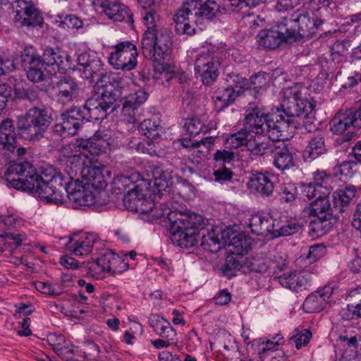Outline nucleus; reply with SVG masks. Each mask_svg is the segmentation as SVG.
I'll list each match as a JSON object with an SVG mask.
<instances>
[{"instance_id": "c9c22d12", "label": "nucleus", "mask_w": 361, "mask_h": 361, "mask_svg": "<svg viewBox=\"0 0 361 361\" xmlns=\"http://www.w3.org/2000/svg\"><path fill=\"white\" fill-rule=\"evenodd\" d=\"M149 325L157 335L161 337H168L169 339L176 337V332L171 323L164 317L153 314L149 318Z\"/></svg>"}, {"instance_id": "1a4fd4ad", "label": "nucleus", "mask_w": 361, "mask_h": 361, "mask_svg": "<svg viewBox=\"0 0 361 361\" xmlns=\"http://www.w3.org/2000/svg\"><path fill=\"white\" fill-rule=\"evenodd\" d=\"M284 25L288 27V32L294 31L292 39H296L298 35L301 37H310L315 32L322 21L316 12L307 8L298 10L290 18H286Z\"/></svg>"}, {"instance_id": "69168bd1", "label": "nucleus", "mask_w": 361, "mask_h": 361, "mask_svg": "<svg viewBox=\"0 0 361 361\" xmlns=\"http://www.w3.org/2000/svg\"><path fill=\"white\" fill-rule=\"evenodd\" d=\"M301 188L302 195L307 197L308 200H311L321 195V190H319L311 182L302 184Z\"/></svg>"}, {"instance_id": "0e129e2a", "label": "nucleus", "mask_w": 361, "mask_h": 361, "mask_svg": "<svg viewBox=\"0 0 361 361\" xmlns=\"http://www.w3.org/2000/svg\"><path fill=\"white\" fill-rule=\"evenodd\" d=\"M351 126L356 128H361V104L355 109L346 111Z\"/></svg>"}, {"instance_id": "8fccbe9b", "label": "nucleus", "mask_w": 361, "mask_h": 361, "mask_svg": "<svg viewBox=\"0 0 361 361\" xmlns=\"http://www.w3.org/2000/svg\"><path fill=\"white\" fill-rule=\"evenodd\" d=\"M351 126L346 111L338 113L331 121V130L334 134H342Z\"/></svg>"}, {"instance_id": "cd10ccee", "label": "nucleus", "mask_w": 361, "mask_h": 361, "mask_svg": "<svg viewBox=\"0 0 361 361\" xmlns=\"http://www.w3.org/2000/svg\"><path fill=\"white\" fill-rule=\"evenodd\" d=\"M248 226L253 233L264 235L272 233L275 224L268 214L257 212L251 214Z\"/></svg>"}, {"instance_id": "473e14b6", "label": "nucleus", "mask_w": 361, "mask_h": 361, "mask_svg": "<svg viewBox=\"0 0 361 361\" xmlns=\"http://www.w3.org/2000/svg\"><path fill=\"white\" fill-rule=\"evenodd\" d=\"M49 344L53 350L60 356L71 358L70 354L80 353V350L77 347L72 345L62 335L56 333L49 334L47 336Z\"/></svg>"}, {"instance_id": "dca6fc26", "label": "nucleus", "mask_w": 361, "mask_h": 361, "mask_svg": "<svg viewBox=\"0 0 361 361\" xmlns=\"http://www.w3.org/2000/svg\"><path fill=\"white\" fill-rule=\"evenodd\" d=\"M197 3L190 1L183 3L173 16L176 30L179 35H192L195 31L197 12Z\"/></svg>"}, {"instance_id": "bb28decb", "label": "nucleus", "mask_w": 361, "mask_h": 361, "mask_svg": "<svg viewBox=\"0 0 361 361\" xmlns=\"http://www.w3.org/2000/svg\"><path fill=\"white\" fill-rule=\"evenodd\" d=\"M279 283L287 288L298 291L307 288L312 280L310 273L307 271H290L283 274L279 279Z\"/></svg>"}, {"instance_id": "e433bc0d", "label": "nucleus", "mask_w": 361, "mask_h": 361, "mask_svg": "<svg viewBox=\"0 0 361 361\" xmlns=\"http://www.w3.org/2000/svg\"><path fill=\"white\" fill-rule=\"evenodd\" d=\"M90 149H91V138L89 140L78 139L75 142L67 145L63 149L64 167L66 166V162L71 157L78 155V154L90 157L88 154L90 152Z\"/></svg>"}, {"instance_id": "4468645a", "label": "nucleus", "mask_w": 361, "mask_h": 361, "mask_svg": "<svg viewBox=\"0 0 361 361\" xmlns=\"http://www.w3.org/2000/svg\"><path fill=\"white\" fill-rule=\"evenodd\" d=\"M194 65L195 73L202 78L204 84L208 85L216 79L219 61L209 49L197 53Z\"/></svg>"}, {"instance_id": "c756f323", "label": "nucleus", "mask_w": 361, "mask_h": 361, "mask_svg": "<svg viewBox=\"0 0 361 361\" xmlns=\"http://www.w3.org/2000/svg\"><path fill=\"white\" fill-rule=\"evenodd\" d=\"M211 348L212 350L216 349L220 351L226 360L231 357L233 353H238L234 338L225 330L218 331L215 341L211 343Z\"/></svg>"}, {"instance_id": "6e6d98bb", "label": "nucleus", "mask_w": 361, "mask_h": 361, "mask_svg": "<svg viewBox=\"0 0 361 361\" xmlns=\"http://www.w3.org/2000/svg\"><path fill=\"white\" fill-rule=\"evenodd\" d=\"M350 43L345 40L336 41L331 48L333 60H339V57L345 56L348 54Z\"/></svg>"}, {"instance_id": "a211bd4d", "label": "nucleus", "mask_w": 361, "mask_h": 361, "mask_svg": "<svg viewBox=\"0 0 361 361\" xmlns=\"http://www.w3.org/2000/svg\"><path fill=\"white\" fill-rule=\"evenodd\" d=\"M294 31L288 32L283 23L269 30H262L257 35L259 46L264 49H275L283 41L292 39Z\"/></svg>"}, {"instance_id": "6e6552de", "label": "nucleus", "mask_w": 361, "mask_h": 361, "mask_svg": "<svg viewBox=\"0 0 361 361\" xmlns=\"http://www.w3.org/2000/svg\"><path fill=\"white\" fill-rule=\"evenodd\" d=\"M49 125L47 115L38 108L30 109L24 116L18 118V128L21 135L30 140H39Z\"/></svg>"}, {"instance_id": "c03bdc74", "label": "nucleus", "mask_w": 361, "mask_h": 361, "mask_svg": "<svg viewBox=\"0 0 361 361\" xmlns=\"http://www.w3.org/2000/svg\"><path fill=\"white\" fill-rule=\"evenodd\" d=\"M104 254L109 273L121 274L128 269V264L124 258L110 251H105Z\"/></svg>"}, {"instance_id": "7ed1b4c3", "label": "nucleus", "mask_w": 361, "mask_h": 361, "mask_svg": "<svg viewBox=\"0 0 361 361\" xmlns=\"http://www.w3.org/2000/svg\"><path fill=\"white\" fill-rule=\"evenodd\" d=\"M144 8L142 17L146 25L151 26L143 34L141 40L142 54L150 59L153 62L155 72L165 75L164 78L169 80L172 78L170 66L172 51V33L166 28H158L153 25L157 17L153 10Z\"/></svg>"}, {"instance_id": "412c9836", "label": "nucleus", "mask_w": 361, "mask_h": 361, "mask_svg": "<svg viewBox=\"0 0 361 361\" xmlns=\"http://www.w3.org/2000/svg\"><path fill=\"white\" fill-rule=\"evenodd\" d=\"M97 241L94 233L80 232L73 233L66 243V248L75 256H86L89 255Z\"/></svg>"}, {"instance_id": "2eb2a0df", "label": "nucleus", "mask_w": 361, "mask_h": 361, "mask_svg": "<svg viewBox=\"0 0 361 361\" xmlns=\"http://www.w3.org/2000/svg\"><path fill=\"white\" fill-rule=\"evenodd\" d=\"M23 66L26 70L27 78L37 82L44 80L49 68L44 66L36 49L32 46L25 47L21 54Z\"/></svg>"}, {"instance_id": "a878e982", "label": "nucleus", "mask_w": 361, "mask_h": 361, "mask_svg": "<svg viewBox=\"0 0 361 361\" xmlns=\"http://www.w3.org/2000/svg\"><path fill=\"white\" fill-rule=\"evenodd\" d=\"M85 117L79 109H72L61 114V121L56 125V130L62 135H73L76 133Z\"/></svg>"}, {"instance_id": "13d9d810", "label": "nucleus", "mask_w": 361, "mask_h": 361, "mask_svg": "<svg viewBox=\"0 0 361 361\" xmlns=\"http://www.w3.org/2000/svg\"><path fill=\"white\" fill-rule=\"evenodd\" d=\"M312 334L310 331L305 329L302 332H297L290 339V342L295 344L297 349H300L303 345L309 343Z\"/></svg>"}, {"instance_id": "f3484780", "label": "nucleus", "mask_w": 361, "mask_h": 361, "mask_svg": "<svg viewBox=\"0 0 361 361\" xmlns=\"http://www.w3.org/2000/svg\"><path fill=\"white\" fill-rule=\"evenodd\" d=\"M92 4L95 9L101 10L105 16L113 21L126 22L133 24V13L123 4L118 1H110L109 0H92Z\"/></svg>"}, {"instance_id": "a18cd8bd", "label": "nucleus", "mask_w": 361, "mask_h": 361, "mask_svg": "<svg viewBox=\"0 0 361 361\" xmlns=\"http://www.w3.org/2000/svg\"><path fill=\"white\" fill-rule=\"evenodd\" d=\"M271 78L268 74L258 73L250 78V82L247 80L245 90L247 89L254 90L256 94H259L269 86Z\"/></svg>"}, {"instance_id": "a19ab883", "label": "nucleus", "mask_w": 361, "mask_h": 361, "mask_svg": "<svg viewBox=\"0 0 361 361\" xmlns=\"http://www.w3.org/2000/svg\"><path fill=\"white\" fill-rule=\"evenodd\" d=\"M357 190L355 186L348 185L345 188L337 190L334 194L335 207H338L340 212H343L355 197Z\"/></svg>"}, {"instance_id": "f704fd0d", "label": "nucleus", "mask_w": 361, "mask_h": 361, "mask_svg": "<svg viewBox=\"0 0 361 361\" xmlns=\"http://www.w3.org/2000/svg\"><path fill=\"white\" fill-rule=\"evenodd\" d=\"M16 137L12 121L6 119L0 124V145L11 152L16 148Z\"/></svg>"}, {"instance_id": "79ce46f5", "label": "nucleus", "mask_w": 361, "mask_h": 361, "mask_svg": "<svg viewBox=\"0 0 361 361\" xmlns=\"http://www.w3.org/2000/svg\"><path fill=\"white\" fill-rule=\"evenodd\" d=\"M104 252L97 259L87 262L88 274L95 279H103L106 273H109Z\"/></svg>"}, {"instance_id": "c85d7f7f", "label": "nucleus", "mask_w": 361, "mask_h": 361, "mask_svg": "<svg viewBox=\"0 0 361 361\" xmlns=\"http://www.w3.org/2000/svg\"><path fill=\"white\" fill-rule=\"evenodd\" d=\"M333 293L331 286H325L314 294L310 295L303 303L307 312H319L326 307Z\"/></svg>"}, {"instance_id": "4d7b16f0", "label": "nucleus", "mask_w": 361, "mask_h": 361, "mask_svg": "<svg viewBox=\"0 0 361 361\" xmlns=\"http://www.w3.org/2000/svg\"><path fill=\"white\" fill-rule=\"evenodd\" d=\"M297 194V188L292 183H283L281 186V199L286 202H292L295 200Z\"/></svg>"}, {"instance_id": "603ef678", "label": "nucleus", "mask_w": 361, "mask_h": 361, "mask_svg": "<svg viewBox=\"0 0 361 361\" xmlns=\"http://www.w3.org/2000/svg\"><path fill=\"white\" fill-rule=\"evenodd\" d=\"M56 23L61 29L70 30L79 29L82 27V21L74 15H67L63 18L56 20Z\"/></svg>"}, {"instance_id": "aec40b11", "label": "nucleus", "mask_w": 361, "mask_h": 361, "mask_svg": "<svg viewBox=\"0 0 361 361\" xmlns=\"http://www.w3.org/2000/svg\"><path fill=\"white\" fill-rule=\"evenodd\" d=\"M268 137H269L268 135ZM267 141L268 147L266 153L270 152L274 154V165L281 170L288 169L295 165L293 154L284 143L285 140Z\"/></svg>"}, {"instance_id": "864d4df0", "label": "nucleus", "mask_w": 361, "mask_h": 361, "mask_svg": "<svg viewBox=\"0 0 361 361\" xmlns=\"http://www.w3.org/2000/svg\"><path fill=\"white\" fill-rule=\"evenodd\" d=\"M184 127L190 135H197L201 132H207L208 128L202 123L198 118H187Z\"/></svg>"}, {"instance_id": "393cba45", "label": "nucleus", "mask_w": 361, "mask_h": 361, "mask_svg": "<svg viewBox=\"0 0 361 361\" xmlns=\"http://www.w3.org/2000/svg\"><path fill=\"white\" fill-rule=\"evenodd\" d=\"M53 92L59 102L66 104L78 97L79 88L74 79L64 77L54 85Z\"/></svg>"}, {"instance_id": "39448f33", "label": "nucleus", "mask_w": 361, "mask_h": 361, "mask_svg": "<svg viewBox=\"0 0 361 361\" xmlns=\"http://www.w3.org/2000/svg\"><path fill=\"white\" fill-rule=\"evenodd\" d=\"M107 80L102 82L97 86V95L86 101L84 110L89 114V120L99 121L105 118L110 108L114 104L117 99L115 85H122L124 88L126 79L120 78L117 74L105 77Z\"/></svg>"}, {"instance_id": "680f3d73", "label": "nucleus", "mask_w": 361, "mask_h": 361, "mask_svg": "<svg viewBox=\"0 0 361 361\" xmlns=\"http://www.w3.org/2000/svg\"><path fill=\"white\" fill-rule=\"evenodd\" d=\"M325 247L322 244H315L310 247L307 259L310 263H313L325 254Z\"/></svg>"}, {"instance_id": "f257e3e1", "label": "nucleus", "mask_w": 361, "mask_h": 361, "mask_svg": "<svg viewBox=\"0 0 361 361\" xmlns=\"http://www.w3.org/2000/svg\"><path fill=\"white\" fill-rule=\"evenodd\" d=\"M7 173L18 176V178L8 179L11 187L33 192L47 203L61 204L66 198L75 208L104 203L102 200L106 195L104 190L84 182L78 177L63 176L52 168L46 169L38 174L30 162L22 161L11 164Z\"/></svg>"}, {"instance_id": "de8ad7c7", "label": "nucleus", "mask_w": 361, "mask_h": 361, "mask_svg": "<svg viewBox=\"0 0 361 361\" xmlns=\"http://www.w3.org/2000/svg\"><path fill=\"white\" fill-rule=\"evenodd\" d=\"M140 131L147 137H159L162 131L160 121L157 119H145L140 123Z\"/></svg>"}, {"instance_id": "774afa93", "label": "nucleus", "mask_w": 361, "mask_h": 361, "mask_svg": "<svg viewBox=\"0 0 361 361\" xmlns=\"http://www.w3.org/2000/svg\"><path fill=\"white\" fill-rule=\"evenodd\" d=\"M15 69L13 62L0 51V75Z\"/></svg>"}, {"instance_id": "ddd939ff", "label": "nucleus", "mask_w": 361, "mask_h": 361, "mask_svg": "<svg viewBox=\"0 0 361 361\" xmlns=\"http://www.w3.org/2000/svg\"><path fill=\"white\" fill-rule=\"evenodd\" d=\"M112 188L116 193H123L128 190L127 194L133 191L145 195L151 188V183L142 178L139 173L133 172L116 176L112 182Z\"/></svg>"}, {"instance_id": "37998d69", "label": "nucleus", "mask_w": 361, "mask_h": 361, "mask_svg": "<svg viewBox=\"0 0 361 361\" xmlns=\"http://www.w3.org/2000/svg\"><path fill=\"white\" fill-rule=\"evenodd\" d=\"M326 151L324 137L321 135H315L309 142L305 149V156L310 159H314Z\"/></svg>"}, {"instance_id": "f8f14e48", "label": "nucleus", "mask_w": 361, "mask_h": 361, "mask_svg": "<svg viewBox=\"0 0 361 361\" xmlns=\"http://www.w3.org/2000/svg\"><path fill=\"white\" fill-rule=\"evenodd\" d=\"M255 136L254 133L243 127L240 130L229 135L225 142L231 148L237 149L241 146H245L248 150L256 155L266 154L268 142H262L260 137Z\"/></svg>"}, {"instance_id": "9b49d317", "label": "nucleus", "mask_w": 361, "mask_h": 361, "mask_svg": "<svg viewBox=\"0 0 361 361\" xmlns=\"http://www.w3.org/2000/svg\"><path fill=\"white\" fill-rule=\"evenodd\" d=\"M109 62L115 69L131 71L137 66V50L130 42H123L112 47Z\"/></svg>"}, {"instance_id": "e2e57ef3", "label": "nucleus", "mask_w": 361, "mask_h": 361, "mask_svg": "<svg viewBox=\"0 0 361 361\" xmlns=\"http://www.w3.org/2000/svg\"><path fill=\"white\" fill-rule=\"evenodd\" d=\"M259 357L262 361H282L285 360L283 352L274 350H260Z\"/></svg>"}, {"instance_id": "72a5a7b5", "label": "nucleus", "mask_w": 361, "mask_h": 361, "mask_svg": "<svg viewBox=\"0 0 361 361\" xmlns=\"http://www.w3.org/2000/svg\"><path fill=\"white\" fill-rule=\"evenodd\" d=\"M225 238H222V231L217 228L202 233L201 247L207 252L216 253L224 246Z\"/></svg>"}, {"instance_id": "f03ea898", "label": "nucleus", "mask_w": 361, "mask_h": 361, "mask_svg": "<svg viewBox=\"0 0 361 361\" xmlns=\"http://www.w3.org/2000/svg\"><path fill=\"white\" fill-rule=\"evenodd\" d=\"M306 92V87L300 84H295L283 90L281 107L285 116L276 114L272 118V122L267 124L271 139L288 140L292 137L296 128L293 118H309L315 105L311 99L303 96Z\"/></svg>"}, {"instance_id": "3c124183", "label": "nucleus", "mask_w": 361, "mask_h": 361, "mask_svg": "<svg viewBox=\"0 0 361 361\" xmlns=\"http://www.w3.org/2000/svg\"><path fill=\"white\" fill-rule=\"evenodd\" d=\"M197 2V15L211 20L220 12L219 6L213 0H206L203 4Z\"/></svg>"}, {"instance_id": "bf43d9fd", "label": "nucleus", "mask_w": 361, "mask_h": 361, "mask_svg": "<svg viewBox=\"0 0 361 361\" xmlns=\"http://www.w3.org/2000/svg\"><path fill=\"white\" fill-rule=\"evenodd\" d=\"M244 260L242 255H228L226 259L225 267L229 270H239L243 267Z\"/></svg>"}, {"instance_id": "20e7f679", "label": "nucleus", "mask_w": 361, "mask_h": 361, "mask_svg": "<svg viewBox=\"0 0 361 361\" xmlns=\"http://www.w3.org/2000/svg\"><path fill=\"white\" fill-rule=\"evenodd\" d=\"M166 215L171 226L173 240L181 247H192L197 243V235L204 224L201 215L192 212L172 211L167 204L160 203L151 209L148 221H153Z\"/></svg>"}, {"instance_id": "5701e85b", "label": "nucleus", "mask_w": 361, "mask_h": 361, "mask_svg": "<svg viewBox=\"0 0 361 361\" xmlns=\"http://www.w3.org/2000/svg\"><path fill=\"white\" fill-rule=\"evenodd\" d=\"M17 4L23 15L18 13L16 16V20L21 25L35 26L42 23L43 19L41 13L32 1L18 0Z\"/></svg>"}, {"instance_id": "423d86ee", "label": "nucleus", "mask_w": 361, "mask_h": 361, "mask_svg": "<svg viewBox=\"0 0 361 361\" xmlns=\"http://www.w3.org/2000/svg\"><path fill=\"white\" fill-rule=\"evenodd\" d=\"M65 172L69 176L78 177L93 186L102 190L106 186L104 179L105 167L104 165L93 161L92 158L78 154L69 158L64 167Z\"/></svg>"}, {"instance_id": "ea45409f", "label": "nucleus", "mask_w": 361, "mask_h": 361, "mask_svg": "<svg viewBox=\"0 0 361 361\" xmlns=\"http://www.w3.org/2000/svg\"><path fill=\"white\" fill-rule=\"evenodd\" d=\"M328 195H319L317 198L312 202L308 209L309 213L312 216H324L331 218V209Z\"/></svg>"}, {"instance_id": "2f4dec72", "label": "nucleus", "mask_w": 361, "mask_h": 361, "mask_svg": "<svg viewBox=\"0 0 361 361\" xmlns=\"http://www.w3.org/2000/svg\"><path fill=\"white\" fill-rule=\"evenodd\" d=\"M66 57L68 60L69 56L58 48L47 47L44 49L41 61L49 70L47 74H54L56 70L63 63V59Z\"/></svg>"}, {"instance_id": "58836bf2", "label": "nucleus", "mask_w": 361, "mask_h": 361, "mask_svg": "<svg viewBox=\"0 0 361 361\" xmlns=\"http://www.w3.org/2000/svg\"><path fill=\"white\" fill-rule=\"evenodd\" d=\"M78 63L83 67V77L92 79L98 71L99 61L94 56H91L88 51H82L78 55Z\"/></svg>"}, {"instance_id": "052dcab7", "label": "nucleus", "mask_w": 361, "mask_h": 361, "mask_svg": "<svg viewBox=\"0 0 361 361\" xmlns=\"http://www.w3.org/2000/svg\"><path fill=\"white\" fill-rule=\"evenodd\" d=\"M235 159V154L229 150L219 149L214 154V160L221 164L231 163Z\"/></svg>"}, {"instance_id": "6ab92c4d", "label": "nucleus", "mask_w": 361, "mask_h": 361, "mask_svg": "<svg viewBox=\"0 0 361 361\" xmlns=\"http://www.w3.org/2000/svg\"><path fill=\"white\" fill-rule=\"evenodd\" d=\"M268 113L262 106L250 105L246 110L244 127L247 130L254 133L255 137H260L262 142H267L264 135V123L267 121Z\"/></svg>"}, {"instance_id": "4be33fe9", "label": "nucleus", "mask_w": 361, "mask_h": 361, "mask_svg": "<svg viewBox=\"0 0 361 361\" xmlns=\"http://www.w3.org/2000/svg\"><path fill=\"white\" fill-rule=\"evenodd\" d=\"M222 238H225L224 247L231 254L243 255L250 249L251 239L243 233L228 228L222 231Z\"/></svg>"}, {"instance_id": "b1692460", "label": "nucleus", "mask_w": 361, "mask_h": 361, "mask_svg": "<svg viewBox=\"0 0 361 361\" xmlns=\"http://www.w3.org/2000/svg\"><path fill=\"white\" fill-rule=\"evenodd\" d=\"M150 189L146 192V195H142L140 192L132 191L126 194L123 197V203L125 207L131 211H135L140 214L147 216V219L149 215L151 209L154 206V202L147 199V196L149 195Z\"/></svg>"}, {"instance_id": "4c0bfd02", "label": "nucleus", "mask_w": 361, "mask_h": 361, "mask_svg": "<svg viewBox=\"0 0 361 361\" xmlns=\"http://www.w3.org/2000/svg\"><path fill=\"white\" fill-rule=\"evenodd\" d=\"M173 184L171 172L169 170H158L154 173L153 180V192L160 195L170 191V188Z\"/></svg>"}, {"instance_id": "49530a36", "label": "nucleus", "mask_w": 361, "mask_h": 361, "mask_svg": "<svg viewBox=\"0 0 361 361\" xmlns=\"http://www.w3.org/2000/svg\"><path fill=\"white\" fill-rule=\"evenodd\" d=\"M309 226L310 233L312 236H322L331 228L330 217L314 216Z\"/></svg>"}, {"instance_id": "7c9ffc66", "label": "nucleus", "mask_w": 361, "mask_h": 361, "mask_svg": "<svg viewBox=\"0 0 361 361\" xmlns=\"http://www.w3.org/2000/svg\"><path fill=\"white\" fill-rule=\"evenodd\" d=\"M274 177L269 174L257 173L250 178L249 188L262 196H270L274 188Z\"/></svg>"}, {"instance_id": "09e8293b", "label": "nucleus", "mask_w": 361, "mask_h": 361, "mask_svg": "<svg viewBox=\"0 0 361 361\" xmlns=\"http://www.w3.org/2000/svg\"><path fill=\"white\" fill-rule=\"evenodd\" d=\"M331 180V177L322 171L314 173L313 179L310 182L321 190V194L329 195L333 189Z\"/></svg>"}, {"instance_id": "0eeeda50", "label": "nucleus", "mask_w": 361, "mask_h": 361, "mask_svg": "<svg viewBox=\"0 0 361 361\" xmlns=\"http://www.w3.org/2000/svg\"><path fill=\"white\" fill-rule=\"evenodd\" d=\"M126 79L124 88L120 85H115L117 97L119 94H124L121 99L122 110L121 114L128 123H136L139 121V115L137 114L138 107L143 104L148 98V93L142 88L136 85L129 78L121 77Z\"/></svg>"}, {"instance_id": "5fc2aeb1", "label": "nucleus", "mask_w": 361, "mask_h": 361, "mask_svg": "<svg viewBox=\"0 0 361 361\" xmlns=\"http://www.w3.org/2000/svg\"><path fill=\"white\" fill-rule=\"evenodd\" d=\"M300 228L298 224L295 221H290L283 224L281 226H276L273 230L272 234L276 236L279 235H290L298 232Z\"/></svg>"}, {"instance_id": "9d476101", "label": "nucleus", "mask_w": 361, "mask_h": 361, "mask_svg": "<svg viewBox=\"0 0 361 361\" xmlns=\"http://www.w3.org/2000/svg\"><path fill=\"white\" fill-rule=\"evenodd\" d=\"M226 81L227 87L219 88L214 94L213 100L215 109L221 111L231 104L237 97L245 91L247 79L238 74H229Z\"/></svg>"}, {"instance_id": "338daca9", "label": "nucleus", "mask_w": 361, "mask_h": 361, "mask_svg": "<svg viewBox=\"0 0 361 361\" xmlns=\"http://www.w3.org/2000/svg\"><path fill=\"white\" fill-rule=\"evenodd\" d=\"M355 166V163L353 161H343L336 168V171L341 176H350L353 173V169Z\"/></svg>"}]
</instances>
